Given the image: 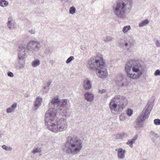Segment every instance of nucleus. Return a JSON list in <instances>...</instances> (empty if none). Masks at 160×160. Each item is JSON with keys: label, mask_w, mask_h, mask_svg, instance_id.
Segmentation results:
<instances>
[{"label": "nucleus", "mask_w": 160, "mask_h": 160, "mask_svg": "<svg viewBox=\"0 0 160 160\" xmlns=\"http://www.w3.org/2000/svg\"><path fill=\"white\" fill-rule=\"evenodd\" d=\"M91 87L90 80L87 79L84 81L83 87L86 89H89L91 88Z\"/></svg>", "instance_id": "obj_16"}, {"label": "nucleus", "mask_w": 160, "mask_h": 160, "mask_svg": "<svg viewBox=\"0 0 160 160\" xmlns=\"http://www.w3.org/2000/svg\"><path fill=\"white\" fill-rule=\"evenodd\" d=\"M75 12L76 8L74 7L73 6L70 8L69 10V12L70 13L73 14Z\"/></svg>", "instance_id": "obj_28"}, {"label": "nucleus", "mask_w": 160, "mask_h": 160, "mask_svg": "<svg viewBox=\"0 0 160 160\" xmlns=\"http://www.w3.org/2000/svg\"><path fill=\"white\" fill-rule=\"evenodd\" d=\"M82 142L75 136L69 137L67 139L64 147L66 150L71 153H77L80 151L82 147Z\"/></svg>", "instance_id": "obj_5"}, {"label": "nucleus", "mask_w": 160, "mask_h": 160, "mask_svg": "<svg viewBox=\"0 0 160 160\" xmlns=\"http://www.w3.org/2000/svg\"><path fill=\"white\" fill-rule=\"evenodd\" d=\"M1 133H0V137H1Z\"/></svg>", "instance_id": "obj_43"}, {"label": "nucleus", "mask_w": 160, "mask_h": 160, "mask_svg": "<svg viewBox=\"0 0 160 160\" xmlns=\"http://www.w3.org/2000/svg\"><path fill=\"white\" fill-rule=\"evenodd\" d=\"M40 64V61L38 59H35L32 62V66L34 68H36Z\"/></svg>", "instance_id": "obj_19"}, {"label": "nucleus", "mask_w": 160, "mask_h": 160, "mask_svg": "<svg viewBox=\"0 0 160 160\" xmlns=\"http://www.w3.org/2000/svg\"><path fill=\"white\" fill-rule=\"evenodd\" d=\"M42 101L41 98L38 97L37 98L34 103V108L35 109L38 108L41 105Z\"/></svg>", "instance_id": "obj_15"}, {"label": "nucleus", "mask_w": 160, "mask_h": 160, "mask_svg": "<svg viewBox=\"0 0 160 160\" xmlns=\"http://www.w3.org/2000/svg\"><path fill=\"white\" fill-rule=\"evenodd\" d=\"M8 75L10 77H13L14 76L13 73L11 72H8Z\"/></svg>", "instance_id": "obj_36"}, {"label": "nucleus", "mask_w": 160, "mask_h": 160, "mask_svg": "<svg viewBox=\"0 0 160 160\" xmlns=\"http://www.w3.org/2000/svg\"><path fill=\"white\" fill-rule=\"evenodd\" d=\"M120 119L121 121H124L125 120V115L124 114H121L119 116Z\"/></svg>", "instance_id": "obj_33"}, {"label": "nucleus", "mask_w": 160, "mask_h": 160, "mask_svg": "<svg viewBox=\"0 0 160 160\" xmlns=\"http://www.w3.org/2000/svg\"><path fill=\"white\" fill-rule=\"evenodd\" d=\"M152 109L151 106L147 104L145 108L142 111L141 115L136 119V123L138 127H142L144 124L143 122L148 117Z\"/></svg>", "instance_id": "obj_7"}, {"label": "nucleus", "mask_w": 160, "mask_h": 160, "mask_svg": "<svg viewBox=\"0 0 160 160\" xmlns=\"http://www.w3.org/2000/svg\"><path fill=\"white\" fill-rule=\"evenodd\" d=\"M3 149L6 151H11L12 150V148L11 147H8L7 146L3 145L2 146Z\"/></svg>", "instance_id": "obj_27"}, {"label": "nucleus", "mask_w": 160, "mask_h": 160, "mask_svg": "<svg viewBox=\"0 0 160 160\" xmlns=\"http://www.w3.org/2000/svg\"><path fill=\"white\" fill-rule=\"evenodd\" d=\"M123 77L122 75H120L117 77L114 81L116 84L118 86L123 87L124 86V84L122 82Z\"/></svg>", "instance_id": "obj_13"}, {"label": "nucleus", "mask_w": 160, "mask_h": 160, "mask_svg": "<svg viewBox=\"0 0 160 160\" xmlns=\"http://www.w3.org/2000/svg\"><path fill=\"white\" fill-rule=\"evenodd\" d=\"M125 70L127 77L133 79L140 77L144 70L139 61L135 59H130L127 62Z\"/></svg>", "instance_id": "obj_2"}, {"label": "nucleus", "mask_w": 160, "mask_h": 160, "mask_svg": "<svg viewBox=\"0 0 160 160\" xmlns=\"http://www.w3.org/2000/svg\"><path fill=\"white\" fill-rule=\"evenodd\" d=\"M106 90L104 89H103L102 90H99V92L101 93L102 94L105 92Z\"/></svg>", "instance_id": "obj_37"}, {"label": "nucleus", "mask_w": 160, "mask_h": 160, "mask_svg": "<svg viewBox=\"0 0 160 160\" xmlns=\"http://www.w3.org/2000/svg\"><path fill=\"white\" fill-rule=\"evenodd\" d=\"M8 3L5 0H0V6L3 7H5L8 5Z\"/></svg>", "instance_id": "obj_22"}, {"label": "nucleus", "mask_w": 160, "mask_h": 160, "mask_svg": "<svg viewBox=\"0 0 160 160\" xmlns=\"http://www.w3.org/2000/svg\"><path fill=\"white\" fill-rule=\"evenodd\" d=\"M133 110L131 109H128L127 111V114L128 116H131L133 113Z\"/></svg>", "instance_id": "obj_29"}, {"label": "nucleus", "mask_w": 160, "mask_h": 160, "mask_svg": "<svg viewBox=\"0 0 160 160\" xmlns=\"http://www.w3.org/2000/svg\"><path fill=\"white\" fill-rule=\"evenodd\" d=\"M148 23L149 21L147 19L145 20L140 22L139 23V26L140 27H142L148 24Z\"/></svg>", "instance_id": "obj_23"}, {"label": "nucleus", "mask_w": 160, "mask_h": 160, "mask_svg": "<svg viewBox=\"0 0 160 160\" xmlns=\"http://www.w3.org/2000/svg\"><path fill=\"white\" fill-rule=\"evenodd\" d=\"M105 64V60L102 58L100 63L96 68V73L97 76L99 78L102 79L106 78L108 75Z\"/></svg>", "instance_id": "obj_8"}, {"label": "nucleus", "mask_w": 160, "mask_h": 160, "mask_svg": "<svg viewBox=\"0 0 160 160\" xmlns=\"http://www.w3.org/2000/svg\"><path fill=\"white\" fill-rule=\"evenodd\" d=\"M150 136L152 141L155 142V140L154 138H158V134L153 131H151L150 132Z\"/></svg>", "instance_id": "obj_18"}, {"label": "nucleus", "mask_w": 160, "mask_h": 160, "mask_svg": "<svg viewBox=\"0 0 160 160\" xmlns=\"http://www.w3.org/2000/svg\"><path fill=\"white\" fill-rule=\"evenodd\" d=\"M131 29V27L129 25L126 26H124L122 28V32L124 33H127L128 31Z\"/></svg>", "instance_id": "obj_24"}, {"label": "nucleus", "mask_w": 160, "mask_h": 160, "mask_svg": "<svg viewBox=\"0 0 160 160\" xmlns=\"http://www.w3.org/2000/svg\"><path fill=\"white\" fill-rule=\"evenodd\" d=\"M17 103H14L10 107L8 108L7 109V112L8 113H11L14 111L15 109L17 108Z\"/></svg>", "instance_id": "obj_17"}, {"label": "nucleus", "mask_w": 160, "mask_h": 160, "mask_svg": "<svg viewBox=\"0 0 160 160\" xmlns=\"http://www.w3.org/2000/svg\"><path fill=\"white\" fill-rule=\"evenodd\" d=\"M69 102L66 99L60 100L58 97L52 98L48 104L51 108L46 112L45 124L52 132L57 133L65 130L68 127L66 119L61 118L58 119V112L66 117L71 113Z\"/></svg>", "instance_id": "obj_1"}, {"label": "nucleus", "mask_w": 160, "mask_h": 160, "mask_svg": "<svg viewBox=\"0 0 160 160\" xmlns=\"http://www.w3.org/2000/svg\"><path fill=\"white\" fill-rule=\"evenodd\" d=\"M42 151V150L41 148H38L34 147L33 148L32 152L34 154H35L37 152H41Z\"/></svg>", "instance_id": "obj_25"}, {"label": "nucleus", "mask_w": 160, "mask_h": 160, "mask_svg": "<svg viewBox=\"0 0 160 160\" xmlns=\"http://www.w3.org/2000/svg\"><path fill=\"white\" fill-rule=\"evenodd\" d=\"M49 62L51 64H52L53 63V60H50L49 61Z\"/></svg>", "instance_id": "obj_41"}, {"label": "nucleus", "mask_w": 160, "mask_h": 160, "mask_svg": "<svg viewBox=\"0 0 160 160\" xmlns=\"http://www.w3.org/2000/svg\"><path fill=\"white\" fill-rule=\"evenodd\" d=\"M51 84V82H47V85L46 87L44 88V90H45V93H47L49 91L48 87H49Z\"/></svg>", "instance_id": "obj_26"}, {"label": "nucleus", "mask_w": 160, "mask_h": 160, "mask_svg": "<svg viewBox=\"0 0 160 160\" xmlns=\"http://www.w3.org/2000/svg\"><path fill=\"white\" fill-rule=\"evenodd\" d=\"M81 49H82V50H83V48H81Z\"/></svg>", "instance_id": "obj_42"}, {"label": "nucleus", "mask_w": 160, "mask_h": 160, "mask_svg": "<svg viewBox=\"0 0 160 160\" xmlns=\"http://www.w3.org/2000/svg\"><path fill=\"white\" fill-rule=\"evenodd\" d=\"M155 43L157 47H160V41L159 40H155Z\"/></svg>", "instance_id": "obj_35"}, {"label": "nucleus", "mask_w": 160, "mask_h": 160, "mask_svg": "<svg viewBox=\"0 0 160 160\" xmlns=\"http://www.w3.org/2000/svg\"><path fill=\"white\" fill-rule=\"evenodd\" d=\"M154 123L156 125H160V119H155L154 120Z\"/></svg>", "instance_id": "obj_31"}, {"label": "nucleus", "mask_w": 160, "mask_h": 160, "mask_svg": "<svg viewBox=\"0 0 160 160\" xmlns=\"http://www.w3.org/2000/svg\"><path fill=\"white\" fill-rule=\"evenodd\" d=\"M16 64H17V66H19L20 67H22L23 66V65L22 64H19V61H18L16 63Z\"/></svg>", "instance_id": "obj_39"}, {"label": "nucleus", "mask_w": 160, "mask_h": 160, "mask_svg": "<svg viewBox=\"0 0 160 160\" xmlns=\"http://www.w3.org/2000/svg\"><path fill=\"white\" fill-rule=\"evenodd\" d=\"M7 26L10 29H14L16 27V23L11 17H10L8 18Z\"/></svg>", "instance_id": "obj_11"}, {"label": "nucleus", "mask_w": 160, "mask_h": 160, "mask_svg": "<svg viewBox=\"0 0 160 160\" xmlns=\"http://www.w3.org/2000/svg\"><path fill=\"white\" fill-rule=\"evenodd\" d=\"M137 138L134 137L132 139L129 140L127 142V144L129 145L130 147H132L133 144L137 140Z\"/></svg>", "instance_id": "obj_21"}, {"label": "nucleus", "mask_w": 160, "mask_h": 160, "mask_svg": "<svg viewBox=\"0 0 160 160\" xmlns=\"http://www.w3.org/2000/svg\"><path fill=\"white\" fill-rule=\"evenodd\" d=\"M132 0H118L113 6V11L115 16L120 19L124 18L126 12L131 11Z\"/></svg>", "instance_id": "obj_4"}, {"label": "nucleus", "mask_w": 160, "mask_h": 160, "mask_svg": "<svg viewBox=\"0 0 160 160\" xmlns=\"http://www.w3.org/2000/svg\"><path fill=\"white\" fill-rule=\"evenodd\" d=\"M134 40L132 38H130L126 40L124 43V46L128 51H131V48L134 46Z\"/></svg>", "instance_id": "obj_10"}, {"label": "nucleus", "mask_w": 160, "mask_h": 160, "mask_svg": "<svg viewBox=\"0 0 160 160\" xmlns=\"http://www.w3.org/2000/svg\"><path fill=\"white\" fill-rule=\"evenodd\" d=\"M102 57L101 56L98 57L96 58L92 57L88 62L87 67L89 70H94L97 67L99 64L102 60Z\"/></svg>", "instance_id": "obj_9"}, {"label": "nucleus", "mask_w": 160, "mask_h": 160, "mask_svg": "<svg viewBox=\"0 0 160 160\" xmlns=\"http://www.w3.org/2000/svg\"><path fill=\"white\" fill-rule=\"evenodd\" d=\"M42 42L37 41H29L28 44H22L18 48V56L19 60L25 58L26 52L32 55L39 51L42 46Z\"/></svg>", "instance_id": "obj_3"}, {"label": "nucleus", "mask_w": 160, "mask_h": 160, "mask_svg": "<svg viewBox=\"0 0 160 160\" xmlns=\"http://www.w3.org/2000/svg\"><path fill=\"white\" fill-rule=\"evenodd\" d=\"M74 59V58L73 56H71L68 58L66 61V63L67 64H69Z\"/></svg>", "instance_id": "obj_30"}, {"label": "nucleus", "mask_w": 160, "mask_h": 160, "mask_svg": "<svg viewBox=\"0 0 160 160\" xmlns=\"http://www.w3.org/2000/svg\"><path fill=\"white\" fill-rule=\"evenodd\" d=\"M112 40V38L110 37H106L104 39V40L105 42H108L111 41Z\"/></svg>", "instance_id": "obj_32"}, {"label": "nucleus", "mask_w": 160, "mask_h": 160, "mask_svg": "<svg viewBox=\"0 0 160 160\" xmlns=\"http://www.w3.org/2000/svg\"><path fill=\"white\" fill-rule=\"evenodd\" d=\"M29 32H30L31 34H34L35 32V31L34 29H32L31 30H29Z\"/></svg>", "instance_id": "obj_38"}, {"label": "nucleus", "mask_w": 160, "mask_h": 160, "mask_svg": "<svg viewBox=\"0 0 160 160\" xmlns=\"http://www.w3.org/2000/svg\"><path fill=\"white\" fill-rule=\"evenodd\" d=\"M127 101L125 97L119 95H117L114 97L110 101L109 103V107L112 113L113 111H116L118 106L119 109H123L126 106Z\"/></svg>", "instance_id": "obj_6"}, {"label": "nucleus", "mask_w": 160, "mask_h": 160, "mask_svg": "<svg viewBox=\"0 0 160 160\" xmlns=\"http://www.w3.org/2000/svg\"><path fill=\"white\" fill-rule=\"evenodd\" d=\"M154 75L155 76H159L160 75V70L159 69L157 70L154 72Z\"/></svg>", "instance_id": "obj_34"}, {"label": "nucleus", "mask_w": 160, "mask_h": 160, "mask_svg": "<svg viewBox=\"0 0 160 160\" xmlns=\"http://www.w3.org/2000/svg\"><path fill=\"white\" fill-rule=\"evenodd\" d=\"M53 51V48L51 47H48L44 51V53L47 55L50 56Z\"/></svg>", "instance_id": "obj_20"}, {"label": "nucleus", "mask_w": 160, "mask_h": 160, "mask_svg": "<svg viewBox=\"0 0 160 160\" xmlns=\"http://www.w3.org/2000/svg\"><path fill=\"white\" fill-rule=\"evenodd\" d=\"M115 151L118 152L117 155L118 158L121 159L124 158L126 152L125 150L123 149L122 148H119L118 149H116Z\"/></svg>", "instance_id": "obj_12"}, {"label": "nucleus", "mask_w": 160, "mask_h": 160, "mask_svg": "<svg viewBox=\"0 0 160 160\" xmlns=\"http://www.w3.org/2000/svg\"><path fill=\"white\" fill-rule=\"evenodd\" d=\"M124 135L123 134H122L119 135V138H124Z\"/></svg>", "instance_id": "obj_40"}, {"label": "nucleus", "mask_w": 160, "mask_h": 160, "mask_svg": "<svg viewBox=\"0 0 160 160\" xmlns=\"http://www.w3.org/2000/svg\"><path fill=\"white\" fill-rule=\"evenodd\" d=\"M85 98L88 101H92L94 98L93 94L90 92H86L84 94Z\"/></svg>", "instance_id": "obj_14"}]
</instances>
